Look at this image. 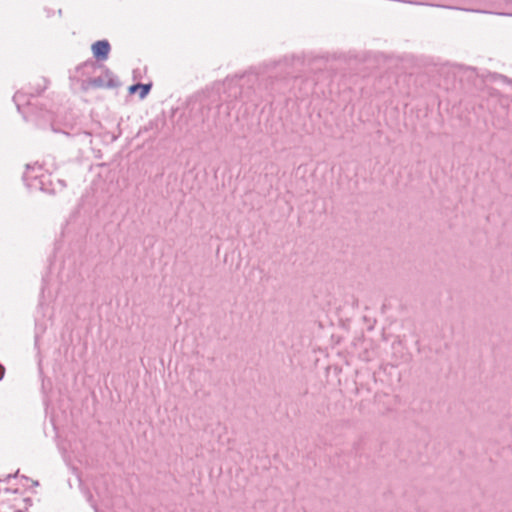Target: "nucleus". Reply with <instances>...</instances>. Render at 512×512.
Here are the masks:
<instances>
[{"label": "nucleus", "instance_id": "1", "mask_svg": "<svg viewBox=\"0 0 512 512\" xmlns=\"http://www.w3.org/2000/svg\"><path fill=\"white\" fill-rule=\"evenodd\" d=\"M113 86V79L110 77L109 73H105L104 76L95 77L89 79L83 83L84 89L93 88H103V87H111Z\"/></svg>", "mask_w": 512, "mask_h": 512}, {"label": "nucleus", "instance_id": "2", "mask_svg": "<svg viewBox=\"0 0 512 512\" xmlns=\"http://www.w3.org/2000/svg\"><path fill=\"white\" fill-rule=\"evenodd\" d=\"M93 56L98 60H106L110 52V44L106 40L96 41L92 44Z\"/></svg>", "mask_w": 512, "mask_h": 512}, {"label": "nucleus", "instance_id": "3", "mask_svg": "<svg viewBox=\"0 0 512 512\" xmlns=\"http://www.w3.org/2000/svg\"><path fill=\"white\" fill-rule=\"evenodd\" d=\"M151 89V84H134L132 86L129 87V92L131 94H134V93H139V97L140 99H144L149 91Z\"/></svg>", "mask_w": 512, "mask_h": 512}, {"label": "nucleus", "instance_id": "4", "mask_svg": "<svg viewBox=\"0 0 512 512\" xmlns=\"http://www.w3.org/2000/svg\"><path fill=\"white\" fill-rule=\"evenodd\" d=\"M20 98H21V94L20 93H16L15 96H14V101H15L18 109L20 108Z\"/></svg>", "mask_w": 512, "mask_h": 512}, {"label": "nucleus", "instance_id": "5", "mask_svg": "<svg viewBox=\"0 0 512 512\" xmlns=\"http://www.w3.org/2000/svg\"><path fill=\"white\" fill-rule=\"evenodd\" d=\"M4 376V367L0 365V380L3 378Z\"/></svg>", "mask_w": 512, "mask_h": 512}, {"label": "nucleus", "instance_id": "6", "mask_svg": "<svg viewBox=\"0 0 512 512\" xmlns=\"http://www.w3.org/2000/svg\"><path fill=\"white\" fill-rule=\"evenodd\" d=\"M25 504L29 501L27 498L22 500Z\"/></svg>", "mask_w": 512, "mask_h": 512}, {"label": "nucleus", "instance_id": "7", "mask_svg": "<svg viewBox=\"0 0 512 512\" xmlns=\"http://www.w3.org/2000/svg\"><path fill=\"white\" fill-rule=\"evenodd\" d=\"M16 512H21V509L20 507H17V511Z\"/></svg>", "mask_w": 512, "mask_h": 512}]
</instances>
